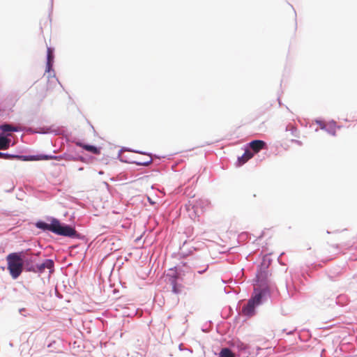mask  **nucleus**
I'll return each mask as SVG.
<instances>
[{
  "instance_id": "10",
  "label": "nucleus",
  "mask_w": 357,
  "mask_h": 357,
  "mask_svg": "<svg viewBox=\"0 0 357 357\" xmlns=\"http://www.w3.org/2000/svg\"><path fill=\"white\" fill-rule=\"evenodd\" d=\"M219 357H235V355L229 349L224 348L220 351Z\"/></svg>"
},
{
  "instance_id": "14",
  "label": "nucleus",
  "mask_w": 357,
  "mask_h": 357,
  "mask_svg": "<svg viewBox=\"0 0 357 357\" xmlns=\"http://www.w3.org/2000/svg\"><path fill=\"white\" fill-rule=\"evenodd\" d=\"M172 291L174 293H175V294H178L179 292V290H178V289L177 287V285H176V282L175 280L173 282Z\"/></svg>"
},
{
  "instance_id": "12",
  "label": "nucleus",
  "mask_w": 357,
  "mask_h": 357,
  "mask_svg": "<svg viewBox=\"0 0 357 357\" xmlns=\"http://www.w3.org/2000/svg\"><path fill=\"white\" fill-rule=\"evenodd\" d=\"M21 158V156L9 155L8 153H3L0 152V158L10 159V158Z\"/></svg>"
},
{
  "instance_id": "6",
  "label": "nucleus",
  "mask_w": 357,
  "mask_h": 357,
  "mask_svg": "<svg viewBox=\"0 0 357 357\" xmlns=\"http://www.w3.org/2000/svg\"><path fill=\"white\" fill-rule=\"evenodd\" d=\"M76 145L79 146V147H82L84 150H86L87 151H89L91 153H93L94 154L98 155V154L100 153V149L97 148L95 146L84 144H83L82 142H76Z\"/></svg>"
},
{
  "instance_id": "13",
  "label": "nucleus",
  "mask_w": 357,
  "mask_h": 357,
  "mask_svg": "<svg viewBox=\"0 0 357 357\" xmlns=\"http://www.w3.org/2000/svg\"><path fill=\"white\" fill-rule=\"evenodd\" d=\"M151 162V159L149 158L146 161H137V164L140 165H148Z\"/></svg>"
},
{
  "instance_id": "7",
  "label": "nucleus",
  "mask_w": 357,
  "mask_h": 357,
  "mask_svg": "<svg viewBox=\"0 0 357 357\" xmlns=\"http://www.w3.org/2000/svg\"><path fill=\"white\" fill-rule=\"evenodd\" d=\"M253 153L250 150H246L243 155L238 158V165L241 166L245 164L248 160L253 157Z\"/></svg>"
},
{
  "instance_id": "1",
  "label": "nucleus",
  "mask_w": 357,
  "mask_h": 357,
  "mask_svg": "<svg viewBox=\"0 0 357 357\" xmlns=\"http://www.w3.org/2000/svg\"><path fill=\"white\" fill-rule=\"evenodd\" d=\"M257 278V284H255L252 296L241 310L242 314L249 317L255 314V307L261 303L262 298L269 292L268 273L261 271Z\"/></svg>"
},
{
  "instance_id": "15",
  "label": "nucleus",
  "mask_w": 357,
  "mask_h": 357,
  "mask_svg": "<svg viewBox=\"0 0 357 357\" xmlns=\"http://www.w3.org/2000/svg\"><path fill=\"white\" fill-rule=\"evenodd\" d=\"M53 158H56V156H48V155H43V156H41L40 157V159H44V160H49V159H53Z\"/></svg>"
},
{
  "instance_id": "11",
  "label": "nucleus",
  "mask_w": 357,
  "mask_h": 357,
  "mask_svg": "<svg viewBox=\"0 0 357 357\" xmlns=\"http://www.w3.org/2000/svg\"><path fill=\"white\" fill-rule=\"evenodd\" d=\"M0 129L2 130L3 132H10V131L16 132L18 130V129L16 127H14L10 124L1 125L0 126Z\"/></svg>"
},
{
  "instance_id": "9",
  "label": "nucleus",
  "mask_w": 357,
  "mask_h": 357,
  "mask_svg": "<svg viewBox=\"0 0 357 357\" xmlns=\"http://www.w3.org/2000/svg\"><path fill=\"white\" fill-rule=\"evenodd\" d=\"M10 140L6 137L0 136V150H6L10 146Z\"/></svg>"
},
{
  "instance_id": "8",
  "label": "nucleus",
  "mask_w": 357,
  "mask_h": 357,
  "mask_svg": "<svg viewBox=\"0 0 357 357\" xmlns=\"http://www.w3.org/2000/svg\"><path fill=\"white\" fill-rule=\"evenodd\" d=\"M47 66H46V70L45 71H50V68H52V61H53V51L50 47H47Z\"/></svg>"
},
{
  "instance_id": "3",
  "label": "nucleus",
  "mask_w": 357,
  "mask_h": 357,
  "mask_svg": "<svg viewBox=\"0 0 357 357\" xmlns=\"http://www.w3.org/2000/svg\"><path fill=\"white\" fill-rule=\"evenodd\" d=\"M21 252H12L7 255V268L13 279H17L22 273L24 261Z\"/></svg>"
},
{
  "instance_id": "5",
  "label": "nucleus",
  "mask_w": 357,
  "mask_h": 357,
  "mask_svg": "<svg viewBox=\"0 0 357 357\" xmlns=\"http://www.w3.org/2000/svg\"><path fill=\"white\" fill-rule=\"evenodd\" d=\"M249 146L255 153H258L265 148L266 143L262 140H253L250 142Z\"/></svg>"
},
{
  "instance_id": "4",
  "label": "nucleus",
  "mask_w": 357,
  "mask_h": 357,
  "mask_svg": "<svg viewBox=\"0 0 357 357\" xmlns=\"http://www.w3.org/2000/svg\"><path fill=\"white\" fill-rule=\"evenodd\" d=\"M26 265L27 266L26 270L28 271H40L43 272L45 268L51 269L54 266V262L52 259H46L43 263L37 265L36 267H34L33 266H29L28 262L26 261Z\"/></svg>"
},
{
  "instance_id": "2",
  "label": "nucleus",
  "mask_w": 357,
  "mask_h": 357,
  "mask_svg": "<svg viewBox=\"0 0 357 357\" xmlns=\"http://www.w3.org/2000/svg\"><path fill=\"white\" fill-rule=\"evenodd\" d=\"M36 227L43 230H49L52 232L63 236L73 237L75 236L76 231L74 228L69 225H62L60 222L53 218L51 223L48 224L44 222H38Z\"/></svg>"
}]
</instances>
